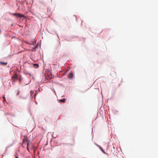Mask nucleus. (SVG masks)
I'll return each mask as SVG.
<instances>
[{
    "label": "nucleus",
    "instance_id": "obj_1",
    "mask_svg": "<svg viewBox=\"0 0 158 158\" xmlns=\"http://www.w3.org/2000/svg\"><path fill=\"white\" fill-rule=\"evenodd\" d=\"M12 15H13L19 16V17H24V16L22 14H17V13H13L12 14Z\"/></svg>",
    "mask_w": 158,
    "mask_h": 158
},
{
    "label": "nucleus",
    "instance_id": "obj_8",
    "mask_svg": "<svg viewBox=\"0 0 158 158\" xmlns=\"http://www.w3.org/2000/svg\"><path fill=\"white\" fill-rule=\"evenodd\" d=\"M28 142V140H27V139H23V144L24 143H25L26 142Z\"/></svg>",
    "mask_w": 158,
    "mask_h": 158
},
{
    "label": "nucleus",
    "instance_id": "obj_5",
    "mask_svg": "<svg viewBox=\"0 0 158 158\" xmlns=\"http://www.w3.org/2000/svg\"><path fill=\"white\" fill-rule=\"evenodd\" d=\"M33 65L35 68H38L39 66V64H33Z\"/></svg>",
    "mask_w": 158,
    "mask_h": 158
},
{
    "label": "nucleus",
    "instance_id": "obj_10",
    "mask_svg": "<svg viewBox=\"0 0 158 158\" xmlns=\"http://www.w3.org/2000/svg\"><path fill=\"white\" fill-rule=\"evenodd\" d=\"M29 144H30L29 143H28L27 144V149L28 150V146H29Z\"/></svg>",
    "mask_w": 158,
    "mask_h": 158
},
{
    "label": "nucleus",
    "instance_id": "obj_2",
    "mask_svg": "<svg viewBox=\"0 0 158 158\" xmlns=\"http://www.w3.org/2000/svg\"><path fill=\"white\" fill-rule=\"evenodd\" d=\"M45 12H47L46 14H47V16H48L49 14H50L51 13V10H49V9L48 8L47 10H45Z\"/></svg>",
    "mask_w": 158,
    "mask_h": 158
},
{
    "label": "nucleus",
    "instance_id": "obj_12",
    "mask_svg": "<svg viewBox=\"0 0 158 158\" xmlns=\"http://www.w3.org/2000/svg\"><path fill=\"white\" fill-rule=\"evenodd\" d=\"M15 158H19L18 157L16 156H15Z\"/></svg>",
    "mask_w": 158,
    "mask_h": 158
},
{
    "label": "nucleus",
    "instance_id": "obj_6",
    "mask_svg": "<svg viewBox=\"0 0 158 158\" xmlns=\"http://www.w3.org/2000/svg\"><path fill=\"white\" fill-rule=\"evenodd\" d=\"M0 64L2 65H6L7 64V63L4 62H1Z\"/></svg>",
    "mask_w": 158,
    "mask_h": 158
},
{
    "label": "nucleus",
    "instance_id": "obj_4",
    "mask_svg": "<svg viewBox=\"0 0 158 158\" xmlns=\"http://www.w3.org/2000/svg\"><path fill=\"white\" fill-rule=\"evenodd\" d=\"M17 77L18 76L17 75L15 74V75H14L12 77V79L13 80V81L15 80L17 78Z\"/></svg>",
    "mask_w": 158,
    "mask_h": 158
},
{
    "label": "nucleus",
    "instance_id": "obj_11",
    "mask_svg": "<svg viewBox=\"0 0 158 158\" xmlns=\"http://www.w3.org/2000/svg\"><path fill=\"white\" fill-rule=\"evenodd\" d=\"M3 100H4V101H5L6 100L5 98V97H4V96H3Z\"/></svg>",
    "mask_w": 158,
    "mask_h": 158
},
{
    "label": "nucleus",
    "instance_id": "obj_7",
    "mask_svg": "<svg viewBox=\"0 0 158 158\" xmlns=\"http://www.w3.org/2000/svg\"><path fill=\"white\" fill-rule=\"evenodd\" d=\"M59 101L60 102H64L66 101V99L65 98H64L63 99L60 100Z\"/></svg>",
    "mask_w": 158,
    "mask_h": 158
},
{
    "label": "nucleus",
    "instance_id": "obj_13",
    "mask_svg": "<svg viewBox=\"0 0 158 158\" xmlns=\"http://www.w3.org/2000/svg\"><path fill=\"white\" fill-rule=\"evenodd\" d=\"M19 91H18V93L17 94V95H18L19 94Z\"/></svg>",
    "mask_w": 158,
    "mask_h": 158
},
{
    "label": "nucleus",
    "instance_id": "obj_3",
    "mask_svg": "<svg viewBox=\"0 0 158 158\" xmlns=\"http://www.w3.org/2000/svg\"><path fill=\"white\" fill-rule=\"evenodd\" d=\"M73 77V74L72 72L69 73V75L68 76V77L69 78H72Z\"/></svg>",
    "mask_w": 158,
    "mask_h": 158
},
{
    "label": "nucleus",
    "instance_id": "obj_9",
    "mask_svg": "<svg viewBox=\"0 0 158 158\" xmlns=\"http://www.w3.org/2000/svg\"><path fill=\"white\" fill-rule=\"evenodd\" d=\"M60 42H58V45L56 46L57 48H59L60 47Z\"/></svg>",
    "mask_w": 158,
    "mask_h": 158
}]
</instances>
